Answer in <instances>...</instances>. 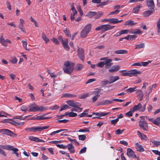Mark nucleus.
<instances>
[{"instance_id": "nucleus-4", "label": "nucleus", "mask_w": 160, "mask_h": 160, "mask_svg": "<svg viewBox=\"0 0 160 160\" xmlns=\"http://www.w3.org/2000/svg\"><path fill=\"white\" fill-rule=\"evenodd\" d=\"M101 60H104L105 68L106 69H108L113 65V63L112 62V60L111 59L108 58V57L100 59Z\"/></svg>"}, {"instance_id": "nucleus-38", "label": "nucleus", "mask_w": 160, "mask_h": 160, "mask_svg": "<svg viewBox=\"0 0 160 160\" xmlns=\"http://www.w3.org/2000/svg\"><path fill=\"white\" fill-rule=\"evenodd\" d=\"M29 139L32 141H35L37 142L38 138L34 137L33 136H30L28 137Z\"/></svg>"}, {"instance_id": "nucleus-23", "label": "nucleus", "mask_w": 160, "mask_h": 160, "mask_svg": "<svg viewBox=\"0 0 160 160\" xmlns=\"http://www.w3.org/2000/svg\"><path fill=\"white\" fill-rule=\"evenodd\" d=\"M137 24V22H134L131 20H128L124 24V25H130L131 26H134Z\"/></svg>"}, {"instance_id": "nucleus-36", "label": "nucleus", "mask_w": 160, "mask_h": 160, "mask_svg": "<svg viewBox=\"0 0 160 160\" xmlns=\"http://www.w3.org/2000/svg\"><path fill=\"white\" fill-rule=\"evenodd\" d=\"M136 88L137 87H136L133 88H130L126 90V92L127 93H131L132 92H133L136 91L135 89H136Z\"/></svg>"}, {"instance_id": "nucleus-40", "label": "nucleus", "mask_w": 160, "mask_h": 160, "mask_svg": "<svg viewBox=\"0 0 160 160\" xmlns=\"http://www.w3.org/2000/svg\"><path fill=\"white\" fill-rule=\"evenodd\" d=\"M25 130L30 132H34V127L27 128Z\"/></svg>"}, {"instance_id": "nucleus-2", "label": "nucleus", "mask_w": 160, "mask_h": 160, "mask_svg": "<svg viewBox=\"0 0 160 160\" xmlns=\"http://www.w3.org/2000/svg\"><path fill=\"white\" fill-rule=\"evenodd\" d=\"M92 29V25L88 23L82 29L80 34L81 38H85L86 37Z\"/></svg>"}, {"instance_id": "nucleus-14", "label": "nucleus", "mask_w": 160, "mask_h": 160, "mask_svg": "<svg viewBox=\"0 0 160 160\" xmlns=\"http://www.w3.org/2000/svg\"><path fill=\"white\" fill-rule=\"evenodd\" d=\"M0 133L2 134L9 136L11 132V131L7 129H0Z\"/></svg>"}, {"instance_id": "nucleus-15", "label": "nucleus", "mask_w": 160, "mask_h": 160, "mask_svg": "<svg viewBox=\"0 0 160 160\" xmlns=\"http://www.w3.org/2000/svg\"><path fill=\"white\" fill-rule=\"evenodd\" d=\"M135 148L137 151L140 152H142L144 151L142 145L138 142L135 143Z\"/></svg>"}, {"instance_id": "nucleus-13", "label": "nucleus", "mask_w": 160, "mask_h": 160, "mask_svg": "<svg viewBox=\"0 0 160 160\" xmlns=\"http://www.w3.org/2000/svg\"><path fill=\"white\" fill-rule=\"evenodd\" d=\"M146 3L148 8H149L151 9H154V4L153 0H147Z\"/></svg>"}, {"instance_id": "nucleus-5", "label": "nucleus", "mask_w": 160, "mask_h": 160, "mask_svg": "<svg viewBox=\"0 0 160 160\" xmlns=\"http://www.w3.org/2000/svg\"><path fill=\"white\" fill-rule=\"evenodd\" d=\"M58 39L61 41L64 48L66 50L68 51L70 49L68 45V39L66 38L63 40L62 36H59L58 37Z\"/></svg>"}, {"instance_id": "nucleus-31", "label": "nucleus", "mask_w": 160, "mask_h": 160, "mask_svg": "<svg viewBox=\"0 0 160 160\" xmlns=\"http://www.w3.org/2000/svg\"><path fill=\"white\" fill-rule=\"evenodd\" d=\"M153 123L155 125H159L160 124V117H158L154 120Z\"/></svg>"}, {"instance_id": "nucleus-53", "label": "nucleus", "mask_w": 160, "mask_h": 160, "mask_svg": "<svg viewBox=\"0 0 160 160\" xmlns=\"http://www.w3.org/2000/svg\"><path fill=\"white\" fill-rule=\"evenodd\" d=\"M110 82L107 80H104L101 82L102 86H105L107 85L108 83L109 84Z\"/></svg>"}, {"instance_id": "nucleus-26", "label": "nucleus", "mask_w": 160, "mask_h": 160, "mask_svg": "<svg viewBox=\"0 0 160 160\" xmlns=\"http://www.w3.org/2000/svg\"><path fill=\"white\" fill-rule=\"evenodd\" d=\"M136 91L137 94L141 98L140 101L141 100L143 99V94L142 91L140 90H137Z\"/></svg>"}, {"instance_id": "nucleus-18", "label": "nucleus", "mask_w": 160, "mask_h": 160, "mask_svg": "<svg viewBox=\"0 0 160 160\" xmlns=\"http://www.w3.org/2000/svg\"><path fill=\"white\" fill-rule=\"evenodd\" d=\"M131 77L132 76H137L138 74H141V72L138 71L137 70L134 69L130 71Z\"/></svg>"}, {"instance_id": "nucleus-1", "label": "nucleus", "mask_w": 160, "mask_h": 160, "mask_svg": "<svg viewBox=\"0 0 160 160\" xmlns=\"http://www.w3.org/2000/svg\"><path fill=\"white\" fill-rule=\"evenodd\" d=\"M75 63L72 62L67 61L64 62L63 67V70L65 72L70 74L74 69Z\"/></svg>"}, {"instance_id": "nucleus-6", "label": "nucleus", "mask_w": 160, "mask_h": 160, "mask_svg": "<svg viewBox=\"0 0 160 160\" xmlns=\"http://www.w3.org/2000/svg\"><path fill=\"white\" fill-rule=\"evenodd\" d=\"M139 126L140 128L144 131H147L148 126L147 122L146 121L140 120L139 122Z\"/></svg>"}, {"instance_id": "nucleus-37", "label": "nucleus", "mask_w": 160, "mask_h": 160, "mask_svg": "<svg viewBox=\"0 0 160 160\" xmlns=\"http://www.w3.org/2000/svg\"><path fill=\"white\" fill-rule=\"evenodd\" d=\"M152 13V11L151 10L146 11L143 12V14L145 17L150 16Z\"/></svg>"}, {"instance_id": "nucleus-50", "label": "nucleus", "mask_w": 160, "mask_h": 160, "mask_svg": "<svg viewBox=\"0 0 160 160\" xmlns=\"http://www.w3.org/2000/svg\"><path fill=\"white\" fill-rule=\"evenodd\" d=\"M101 89L98 88H96L93 91V94L94 95L99 94L98 93L101 92Z\"/></svg>"}, {"instance_id": "nucleus-63", "label": "nucleus", "mask_w": 160, "mask_h": 160, "mask_svg": "<svg viewBox=\"0 0 160 160\" xmlns=\"http://www.w3.org/2000/svg\"><path fill=\"white\" fill-rule=\"evenodd\" d=\"M118 119L117 118L115 119L111 120V122L112 124L115 126L116 125V123L118 122Z\"/></svg>"}, {"instance_id": "nucleus-54", "label": "nucleus", "mask_w": 160, "mask_h": 160, "mask_svg": "<svg viewBox=\"0 0 160 160\" xmlns=\"http://www.w3.org/2000/svg\"><path fill=\"white\" fill-rule=\"evenodd\" d=\"M100 96V95L99 94H97L94 96L92 98L93 102H96Z\"/></svg>"}, {"instance_id": "nucleus-51", "label": "nucleus", "mask_w": 160, "mask_h": 160, "mask_svg": "<svg viewBox=\"0 0 160 160\" xmlns=\"http://www.w3.org/2000/svg\"><path fill=\"white\" fill-rule=\"evenodd\" d=\"M144 43H141L139 44H138L136 46L135 49H140L144 48Z\"/></svg>"}, {"instance_id": "nucleus-47", "label": "nucleus", "mask_w": 160, "mask_h": 160, "mask_svg": "<svg viewBox=\"0 0 160 160\" xmlns=\"http://www.w3.org/2000/svg\"><path fill=\"white\" fill-rule=\"evenodd\" d=\"M110 22L113 24L117 23V19L116 18H110Z\"/></svg>"}, {"instance_id": "nucleus-20", "label": "nucleus", "mask_w": 160, "mask_h": 160, "mask_svg": "<svg viewBox=\"0 0 160 160\" xmlns=\"http://www.w3.org/2000/svg\"><path fill=\"white\" fill-rule=\"evenodd\" d=\"M118 76H112L110 77L109 84L112 83L117 81L119 79Z\"/></svg>"}, {"instance_id": "nucleus-17", "label": "nucleus", "mask_w": 160, "mask_h": 160, "mask_svg": "<svg viewBox=\"0 0 160 160\" xmlns=\"http://www.w3.org/2000/svg\"><path fill=\"white\" fill-rule=\"evenodd\" d=\"M142 107V104L140 103H139L138 105H135L132 108L131 110L133 112H135L140 110Z\"/></svg>"}, {"instance_id": "nucleus-59", "label": "nucleus", "mask_w": 160, "mask_h": 160, "mask_svg": "<svg viewBox=\"0 0 160 160\" xmlns=\"http://www.w3.org/2000/svg\"><path fill=\"white\" fill-rule=\"evenodd\" d=\"M28 109L27 107L25 105H23L21 107V110L22 111L26 112Z\"/></svg>"}, {"instance_id": "nucleus-60", "label": "nucleus", "mask_w": 160, "mask_h": 160, "mask_svg": "<svg viewBox=\"0 0 160 160\" xmlns=\"http://www.w3.org/2000/svg\"><path fill=\"white\" fill-rule=\"evenodd\" d=\"M132 112H133L131 110V108L130 111L126 113L125 115L128 117H132Z\"/></svg>"}, {"instance_id": "nucleus-16", "label": "nucleus", "mask_w": 160, "mask_h": 160, "mask_svg": "<svg viewBox=\"0 0 160 160\" xmlns=\"http://www.w3.org/2000/svg\"><path fill=\"white\" fill-rule=\"evenodd\" d=\"M69 152L72 153H74L75 152V150L74 147L72 144H68L67 146Z\"/></svg>"}, {"instance_id": "nucleus-34", "label": "nucleus", "mask_w": 160, "mask_h": 160, "mask_svg": "<svg viewBox=\"0 0 160 160\" xmlns=\"http://www.w3.org/2000/svg\"><path fill=\"white\" fill-rule=\"evenodd\" d=\"M67 139L70 142H71L72 143H73V144H75V145H79V143L78 142H77L76 139H71V138H68Z\"/></svg>"}, {"instance_id": "nucleus-42", "label": "nucleus", "mask_w": 160, "mask_h": 160, "mask_svg": "<svg viewBox=\"0 0 160 160\" xmlns=\"http://www.w3.org/2000/svg\"><path fill=\"white\" fill-rule=\"evenodd\" d=\"M152 142L155 146L158 147V146L160 145V141H155L154 140H153L152 141Z\"/></svg>"}, {"instance_id": "nucleus-8", "label": "nucleus", "mask_w": 160, "mask_h": 160, "mask_svg": "<svg viewBox=\"0 0 160 160\" xmlns=\"http://www.w3.org/2000/svg\"><path fill=\"white\" fill-rule=\"evenodd\" d=\"M66 102L69 105L75 108H76L81 106V104L79 102H75L73 100H68Z\"/></svg>"}, {"instance_id": "nucleus-64", "label": "nucleus", "mask_w": 160, "mask_h": 160, "mask_svg": "<svg viewBox=\"0 0 160 160\" xmlns=\"http://www.w3.org/2000/svg\"><path fill=\"white\" fill-rule=\"evenodd\" d=\"M59 108V107L57 105H55L54 106L52 107H50L49 109L50 110H54L58 109Z\"/></svg>"}, {"instance_id": "nucleus-7", "label": "nucleus", "mask_w": 160, "mask_h": 160, "mask_svg": "<svg viewBox=\"0 0 160 160\" xmlns=\"http://www.w3.org/2000/svg\"><path fill=\"white\" fill-rule=\"evenodd\" d=\"M78 55L79 58L82 61H83L84 59V50L81 48L78 47Z\"/></svg>"}, {"instance_id": "nucleus-28", "label": "nucleus", "mask_w": 160, "mask_h": 160, "mask_svg": "<svg viewBox=\"0 0 160 160\" xmlns=\"http://www.w3.org/2000/svg\"><path fill=\"white\" fill-rule=\"evenodd\" d=\"M83 68V65L82 64H78L76 67L75 68V70L76 71H81Z\"/></svg>"}, {"instance_id": "nucleus-9", "label": "nucleus", "mask_w": 160, "mask_h": 160, "mask_svg": "<svg viewBox=\"0 0 160 160\" xmlns=\"http://www.w3.org/2000/svg\"><path fill=\"white\" fill-rule=\"evenodd\" d=\"M127 154L128 157L132 158H136V156L134 152L131 148H128V149Z\"/></svg>"}, {"instance_id": "nucleus-57", "label": "nucleus", "mask_w": 160, "mask_h": 160, "mask_svg": "<svg viewBox=\"0 0 160 160\" xmlns=\"http://www.w3.org/2000/svg\"><path fill=\"white\" fill-rule=\"evenodd\" d=\"M122 76H129L131 77L130 71L128 72H122Z\"/></svg>"}, {"instance_id": "nucleus-22", "label": "nucleus", "mask_w": 160, "mask_h": 160, "mask_svg": "<svg viewBox=\"0 0 160 160\" xmlns=\"http://www.w3.org/2000/svg\"><path fill=\"white\" fill-rule=\"evenodd\" d=\"M114 53L116 54H127L128 53V52L125 50H116L115 51Z\"/></svg>"}, {"instance_id": "nucleus-56", "label": "nucleus", "mask_w": 160, "mask_h": 160, "mask_svg": "<svg viewBox=\"0 0 160 160\" xmlns=\"http://www.w3.org/2000/svg\"><path fill=\"white\" fill-rule=\"evenodd\" d=\"M129 31V30L128 29H124L122 30L121 31H120V34H121V35H122L124 34H127L128 33Z\"/></svg>"}, {"instance_id": "nucleus-25", "label": "nucleus", "mask_w": 160, "mask_h": 160, "mask_svg": "<svg viewBox=\"0 0 160 160\" xmlns=\"http://www.w3.org/2000/svg\"><path fill=\"white\" fill-rule=\"evenodd\" d=\"M49 118L48 117H45V115L37 116L34 119L36 120H44L47 119Z\"/></svg>"}, {"instance_id": "nucleus-62", "label": "nucleus", "mask_w": 160, "mask_h": 160, "mask_svg": "<svg viewBox=\"0 0 160 160\" xmlns=\"http://www.w3.org/2000/svg\"><path fill=\"white\" fill-rule=\"evenodd\" d=\"M52 40L54 43L57 45H58L59 43V42L58 39L55 38H53L52 39Z\"/></svg>"}, {"instance_id": "nucleus-43", "label": "nucleus", "mask_w": 160, "mask_h": 160, "mask_svg": "<svg viewBox=\"0 0 160 160\" xmlns=\"http://www.w3.org/2000/svg\"><path fill=\"white\" fill-rule=\"evenodd\" d=\"M90 130L89 128H85L83 129H80L79 130L78 132H89Z\"/></svg>"}, {"instance_id": "nucleus-10", "label": "nucleus", "mask_w": 160, "mask_h": 160, "mask_svg": "<svg viewBox=\"0 0 160 160\" xmlns=\"http://www.w3.org/2000/svg\"><path fill=\"white\" fill-rule=\"evenodd\" d=\"M49 127V126H43L34 127V132L36 131L41 132L45 129H47Z\"/></svg>"}, {"instance_id": "nucleus-3", "label": "nucleus", "mask_w": 160, "mask_h": 160, "mask_svg": "<svg viewBox=\"0 0 160 160\" xmlns=\"http://www.w3.org/2000/svg\"><path fill=\"white\" fill-rule=\"evenodd\" d=\"M47 109V108L43 106H39L34 103L30 104L29 106V112H35L37 111H43Z\"/></svg>"}, {"instance_id": "nucleus-39", "label": "nucleus", "mask_w": 160, "mask_h": 160, "mask_svg": "<svg viewBox=\"0 0 160 160\" xmlns=\"http://www.w3.org/2000/svg\"><path fill=\"white\" fill-rule=\"evenodd\" d=\"M76 95L72 94H70L68 93H66L64 94H63L62 95L63 97H70V98H72V97H76Z\"/></svg>"}, {"instance_id": "nucleus-19", "label": "nucleus", "mask_w": 160, "mask_h": 160, "mask_svg": "<svg viewBox=\"0 0 160 160\" xmlns=\"http://www.w3.org/2000/svg\"><path fill=\"white\" fill-rule=\"evenodd\" d=\"M112 99L109 100H106L105 101H102L100 103V105H107L109 104H111L113 103Z\"/></svg>"}, {"instance_id": "nucleus-41", "label": "nucleus", "mask_w": 160, "mask_h": 160, "mask_svg": "<svg viewBox=\"0 0 160 160\" xmlns=\"http://www.w3.org/2000/svg\"><path fill=\"white\" fill-rule=\"evenodd\" d=\"M157 32L158 33H159L160 32V18L157 22Z\"/></svg>"}, {"instance_id": "nucleus-48", "label": "nucleus", "mask_w": 160, "mask_h": 160, "mask_svg": "<svg viewBox=\"0 0 160 160\" xmlns=\"http://www.w3.org/2000/svg\"><path fill=\"white\" fill-rule=\"evenodd\" d=\"M109 0H107L105 2H101L100 3V4L98 5V7H101L102 6H105L108 4Z\"/></svg>"}, {"instance_id": "nucleus-27", "label": "nucleus", "mask_w": 160, "mask_h": 160, "mask_svg": "<svg viewBox=\"0 0 160 160\" xmlns=\"http://www.w3.org/2000/svg\"><path fill=\"white\" fill-rule=\"evenodd\" d=\"M142 31L139 29H137L136 30L132 29L130 33L140 34L141 33Z\"/></svg>"}, {"instance_id": "nucleus-52", "label": "nucleus", "mask_w": 160, "mask_h": 160, "mask_svg": "<svg viewBox=\"0 0 160 160\" xmlns=\"http://www.w3.org/2000/svg\"><path fill=\"white\" fill-rule=\"evenodd\" d=\"M124 131V130L118 129L115 131V134L117 135L122 134Z\"/></svg>"}, {"instance_id": "nucleus-32", "label": "nucleus", "mask_w": 160, "mask_h": 160, "mask_svg": "<svg viewBox=\"0 0 160 160\" xmlns=\"http://www.w3.org/2000/svg\"><path fill=\"white\" fill-rule=\"evenodd\" d=\"M97 13L95 12H89L88 14L86 15V16L88 17L89 18H91L94 15H96Z\"/></svg>"}, {"instance_id": "nucleus-11", "label": "nucleus", "mask_w": 160, "mask_h": 160, "mask_svg": "<svg viewBox=\"0 0 160 160\" xmlns=\"http://www.w3.org/2000/svg\"><path fill=\"white\" fill-rule=\"evenodd\" d=\"M114 27V26H111L109 24L103 25L102 32H104L109 30L112 29Z\"/></svg>"}, {"instance_id": "nucleus-29", "label": "nucleus", "mask_w": 160, "mask_h": 160, "mask_svg": "<svg viewBox=\"0 0 160 160\" xmlns=\"http://www.w3.org/2000/svg\"><path fill=\"white\" fill-rule=\"evenodd\" d=\"M142 7V6L140 5H138L135 8H134L132 10V12L134 13H138L139 11V9Z\"/></svg>"}, {"instance_id": "nucleus-45", "label": "nucleus", "mask_w": 160, "mask_h": 160, "mask_svg": "<svg viewBox=\"0 0 160 160\" xmlns=\"http://www.w3.org/2000/svg\"><path fill=\"white\" fill-rule=\"evenodd\" d=\"M86 138V136L85 135H81L78 136L79 139L81 141H84Z\"/></svg>"}, {"instance_id": "nucleus-21", "label": "nucleus", "mask_w": 160, "mask_h": 160, "mask_svg": "<svg viewBox=\"0 0 160 160\" xmlns=\"http://www.w3.org/2000/svg\"><path fill=\"white\" fill-rule=\"evenodd\" d=\"M149 89L145 92V96H146V99L148 101L149 99V94L152 92V88L150 86L149 87Z\"/></svg>"}, {"instance_id": "nucleus-12", "label": "nucleus", "mask_w": 160, "mask_h": 160, "mask_svg": "<svg viewBox=\"0 0 160 160\" xmlns=\"http://www.w3.org/2000/svg\"><path fill=\"white\" fill-rule=\"evenodd\" d=\"M120 68V66L119 65H114L109 69L108 71L110 72H115L118 71Z\"/></svg>"}, {"instance_id": "nucleus-61", "label": "nucleus", "mask_w": 160, "mask_h": 160, "mask_svg": "<svg viewBox=\"0 0 160 160\" xmlns=\"http://www.w3.org/2000/svg\"><path fill=\"white\" fill-rule=\"evenodd\" d=\"M88 93L84 94L81 95L79 97L80 99H84L86 98L88 96Z\"/></svg>"}, {"instance_id": "nucleus-58", "label": "nucleus", "mask_w": 160, "mask_h": 160, "mask_svg": "<svg viewBox=\"0 0 160 160\" xmlns=\"http://www.w3.org/2000/svg\"><path fill=\"white\" fill-rule=\"evenodd\" d=\"M69 106L66 104L64 105L61 107L60 109V111H63L67 108H68Z\"/></svg>"}, {"instance_id": "nucleus-55", "label": "nucleus", "mask_w": 160, "mask_h": 160, "mask_svg": "<svg viewBox=\"0 0 160 160\" xmlns=\"http://www.w3.org/2000/svg\"><path fill=\"white\" fill-rule=\"evenodd\" d=\"M77 115V113L73 112H69V117H74Z\"/></svg>"}, {"instance_id": "nucleus-35", "label": "nucleus", "mask_w": 160, "mask_h": 160, "mask_svg": "<svg viewBox=\"0 0 160 160\" xmlns=\"http://www.w3.org/2000/svg\"><path fill=\"white\" fill-rule=\"evenodd\" d=\"M89 110V109H87L85 110L83 112L79 115V116L80 117H83L86 116L88 115V113L87 112H88Z\"/></svg>"}, {"instance_id": "nucleus-33", "label": "nucleus", "mask_w": 160, "mask_h": 160, "mask_svg": "<svg viewBox=\"0 0 160 160\" xmlns=\"http://www.w3.org/2000/svg\"><path fill=\"white\" fill-rule=\"evenodd\" d=\"M63 32L68 37H71V34L68 29L66 28L63 30Z\"/></svg>"}, {"instance_id": "nucleus-44", "label": "nucleus", "mask_w": 160, "mask_h": 160, "mask_svg": "<svg viewBox=\"0 0 160 160\" xmlns=\"http://www.w3.org/2000/svg\"><path fill=\"white\" fill-rule=\"evenodd\" d=\"M24 124V122H19L16 121L13 122V124L16 126H22Z\"/></svg>"}, {"instance_id": "nucleus-24", "label": "nucleus", "mask_w": 160, "mask_h": 160, "mask_svg": "<svg viewBox=\"0 0 160 160\" xmlns=\"http://www.w3.org/2000/svg\"><path fill=\"white\" fill-rule=\"evenodd\" d=\"M137 133L142 140H146L147 139V137L146 135L142 133L139 131H137Z\"/></svg>"}, {"instance_id": "nucleus-46", "label": "nucleus", "mask_w": 160, "mask_h": 160, "mask_svg": "<svg viewBox=\"0 0 160 160\" xmlns=\"http://www.w3.org/2000/svg\"><path fill=\"white\" fill-rule=\"evenodd\" d=\"M22 45L23 48L25 49L26 50L29 51V49H27V42L25 41H22Z\"/></svg>"}, {"instance_id": "nucleus-30", "label": "nucleus", "mask_w": 160, "mask_h": 160, "mask_svg": "<svg viewBox=\"0 0 160 160\" xmlns=\"http://www.w3.org/2000/svg\"><path fill=\"white\" fill-rule=\"evenodd\" d=\"M42 38L43 40L46 43H47L50 41L49 39L47 38L46 35L43 33H42Z\"/></svg>"}, {"instance_id": "nucleus-49", "label": "nucleus", "mask_w": 160, "mask_h": 160, "mask_svg": "<svg viewBox=\"0 0 160 160\" xmlns=\"http://www.w3.org/2000/svg\"><path fill=\"white\" fill-rule=\"evenodd\" d=\"M56 146L58 147L59 148H62V149H66L67 148V146L64 145L62 144H56Z\"/></svg>"}]
</instances>
